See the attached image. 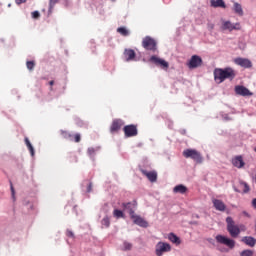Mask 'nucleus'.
Here are the masks:
<instances>
[{"label": "nucleus", "instance_id": "nucleus-12", "mask_svg": "<svg viewBox=\"0 0 256 256\" xmlns=\"http://www.w3.org/2000/svg\"><path fill=\"white\" fill-rule=\"evenodd\" d=\"M235 63L240 67H244V69H251L253 67V63H251V60L247 58H237Z\"/></svg>", "mask_w": 256, "mask_h": 256}, {"label": "nucleus", "instance_id": "nucleus-15", "mask_svg": "<svg viewBox=\"0 0 256 256\" xmlns=\"http://www.w3.org/2000/svg\"><path fill=\"white\" fill-rule=\"evenodd\" d=\"M213 207L216 209V211L224 212L225 209H227V205H225V202H223L220 199H212Z\"/></svg>", "mask_w": 256, "mask_h": 256}, {"label": "nucleus", "instance_id": "nucleus-19", "mask_svg": "<svg viewBox=\"0 0 256 256\" xmlns=\"http://www.w3.org/2000/svg\"><path fill=\"white\" fill-rule=\"evenodd\" d=\"M232 164L234 165V167H237V169H243V167H245V161H243V156H236L232 160Z\"/></svg>", "mask_w": 256, "mask_h": 256}, {"label": "nucleus", "instance_id": "nucleus-10", "mask_svg": "<svg viewBox=\"0 0 256 256\" xmlns=\"http://www.w3.org/2000/svg\"><path fill=\"white\" fill-rule=\"evenodd\" d=\"M150 63H154V65H157V67H161L162 69H169V62L157 56H151Z\"/></svg>", "mask_w": 256, "mask_h": 256}, {"label": "nucleus", "instance_id": "nucleus-24", "mask_svg": "<svg viewBox=\"0 0 256 256\" xmlns=\"http://www.w3.org/2000/svg\"><path fill=\"white\" fill-rule=\"evenodd\" d=\"M168 238H169V241H171V243H175L176 245H181V240L177 237V235L170 233Z\"/></svg>", "mask_w": 256, "mask_h": 256}, {"label": "nucleus", "instance_id": "nucleus-6", "mask_svg": "<svg viewBox=\"0 0 256 256\" xmlns=\"http://www.w3.org/2000/svg\"><path fill=\"white\" fill-rule=\"evenodd\" d=\"M222 31H241V23L237 22L235 24L231 21L223 20L221 25Z\"/></svg>", "mask_w": 256, "mask_h": 256}, {"label": "nucleus", "instance_id": "nucleus-20", "mask_svg": "<svg viewBox=\"0 0 256 256\" xmlns=\"http://www.w3.org/2000/svg\"><path fill=\"white\" fill-rule=\"evenodd\" d=\"M124 57H125L126 61H133L136 57L135 50L126 49L124 51Z\"/></svg>", "mask_w": 256, "mask_h": 256}, {"label": "nucleus", "instance_id": "nucleus-41", "mask_svg": "<svg viewBox=\"0 0 256 256\" xmlns=\"http://www.w3.org/2000/svg\"><path fill=\"white\" fill-rule=\"evenodd\" d=\"M252 207H254V208L256 209V198H254V199L252 200Z\"/></svg>", "mask_w": 256, "mask_h": 256}, {"label": "nucleus", "instance_id": "nucleus-33", "mask_svg": "<svg viewBox=\"0 0 256 256\" xmlns=\"http://www.w3.org/2000/svg\"><path fill=\"white\" fill-rule=\"evenodd\" d=\"M26 66L28 70L33 71L35 69V61H27Z\"/></svg>", "mask_w": 256, "mask_h": 256}, {"label": "nucleus", "instance_id": "nucleus-25", "mask_svg": "<svg viewBox=\"0 0 256 256\" xmlns=\"http://www.w3.org/2000/svg\"><path fill=\"white\" fill-rule=\"evenodd\" d=\"M234 11H235V13H237V15L242 16L243 15V7L241 6V4L235 2L234 3Z\"/></svg>", "mask_w": 256, "mask_h": 256}, {"label": "nucleus", "instance_id": "nucleus-17", "mask_svg": "<svg viewBox=\"0 0 256 256\" xmlns=\"http://www.w3.org/2000/svg\"><path fill=\"white\" fill-rule=\"evenodd\" d=\"M122 127H123V120L115 119L111 124L110 132L117 133V131H119Z\"/></svg>", "mask_w": 256, "mask_h": 256}, {"label": "nucleus", "instance_id": "nucleus-36", "mask_svg": "<svg viewBox=\"0 0 256 256\" xmlns=\"http://www.w3.org/2000/svg\"><path fill=\"white\" fill-rule=\"evenodd\" d=\"M10 189H11L13 199H15V188L13 187V183L11 182H10Z\"/></svg>", "mask_w": 256, "mask_h": 256}, {"label": "nucleus", "instance_id": "nucleus-18", "mask_svg": "<svg viewBox=\"0 0 256 256\" xmlns=\"http://www.w3.org/2000/svg\"><path fill=\"white\" fill-rule=\"evenodd\" d=\"M122 207L124 209V211H128L130 217H133L135 215V204L131 203V202H127V203H122Z\"/></svg>", "mask_w": 256, "mask_h": 256}, {"label": "nucleus", "instance_id": "nucleus-44", "mask_svg": "<svg viewBox=\"0 0 256 256\" xmlns=\"http://www.w3.org/2000/svg\"><path fill=\"white\" fill-rule=\"evenodd\" d=\"M214 27H215V26H214L213 24L210 25V29H214Z\"/></svg>", "mask_w": 256, "mask_h": 256}, {"label": "nucleus", "instance_id": "nucleus-14", "mask_svg": "<svg viewBox=\"0 0 256 256\" xmlns=\"http://www.w3.org/2000/svg\"><path fill=\"white\" fill-rule=\"evenodd\" d=\"M142 175H144L145 177H147L148 181H150V183H155L157 181V171H147L145 169H141L140 170Z\"/></svg>", "mask_w": 256, "mask_h": 256}, {"label": "nucleus", "instance_id": "nucleus-3", "mask_svg": "<svg viewBox=\"0 0 256 256\" xmlns=\"http://www.w3.org/2000/svg\"><path fill=\"white\" fill-rule=\"evenodd\" d=\"M182 155L186 159H192L196 163H203V156H201V153L195 149H186L183 151Z\"/></svg>", "mask_w": 256, "mask_h": 256}, {"label": "nucleus", "instance_id": "nucleus-5", "mask_svg": "<svg viewBox=\"0 0 256 256\" xmlns=\"http://www.w3.org/2000/svg\"><path fill=\"white\" fill-rule=\"evenodd\" d=\"M142 47L146 51H157V41L150 36H146L142 41Z\"/></svg>", "mask_w": 256, "mask_h": 256}, {"label": "nucleus", "instance_id": "nucleus-28", "mask_svg": "<svg viewBox=\"0 0 256 256\" xmlns=\"http://www.w3.org/2000/svg\"><path fill=\"white\" fill-rule=\"evenodd\" d=\"M113 215H114V217H116V219H122L123 217H125V214L123 213V211H121L119 209H115L113 211Z\"/></svg>", "mask_w": 256, "mask_h": 256}, {"label": "nucleus", "instance_id": "nucleus-40", "mask_svg": "<svg viewBox=\"0 0 256 256\" xmlns=\"http://www.w3.org/2000/svg\"><path fill=\"white\" fill-rule=\"evenodd\" d=\"M93 153H95V149L89 148V149H88V154H89V155H93Z\"/></svg>", "mask_w": 256, "mask_h": 256}, {"label": "nucleus", "instance_id": "nucleus-2", "mask_svg": "<svg viewBox=\"0 0 256 256\" xmlns=\"http://www.w3.org/2000/svg\"><path fill=\"white\" fill-rule=\"evenodd\" d=\"M226 223H227V231L230 236L233 237V239H236V237H239L241 235V228H243V225H237L235 224V220L231 216H228L226 218Z\"/></svg>", "mask_w": 256, "mask_h": 256}, {"label": "nucleus", "instance_id": "nucleus-34", "mask_svg": "<svg viewBox=\"0 0 256 256\" xmlns=\"http://www.w3.org/2000/svg\"><path fill=\"white\" fill-rule=\"evenodd\" d=\"M253 250H244L240 253V256H253Z\"/></svg>", "mask_w": 256, "mask_h": 256}, {"label": "nucleus", "instance_id": "nucleus-11", "mask_svg": "<svg viewBox=\"0 0 256 256\" xmlns=\"http://www.w3.org/2000/svg\"><path fill=\"white\" fill-rule=\"evenodd\" d=\"M125 137H136L137 135V126L136 125H127L123 129Z\"/></svg>", "mask_w": 256, "mask_h": 256}, {"label": "nucleus", "instance_id": "nucleus-21", "mask_svg": "<svg viewBox=\"0 0 256 256\" xmlns=\"http://www.w3.org/2000/svg\"><path fill=\"white\" fill-rule=\"evenodd\" d=\"M242 243H245L248 247H253L256 244V240L251 236H246L242 238Z\"/></svg>", "mask_w": 256, "mask_h": 256}, {"label": "nucleus", "instance_id": "nucleus-30", "mask_svg": "<svg viewBox=\"0 0 256 256\" xmlns=\"http://www.w3.org/2000/svg\"><path fill=\"white\" fill-rule=\"evenodd\" d=\"M239 186L241 187L242 193H247L249 191V185H247V183L245 182H240Z\"/></svg>", "mask_w": 256, "mask_h": 256}, {"label": "nucleus", "instance_id": "nucleus-1", "mask_svg": "<svg viewBox=\"0 0 256 256\" xmlns=\"http://www.w3.org/2000/svg\"><path fill=\"white\" fill-rule=\"evenodd\" d=\"M237 76V73L235 70L231 67L227 68H216L214 70V79L218 83H223L225 79H230V81H233L235 77Z\"/></svg>", "mask_w": 256, "mask_h": 256}, {"label": "nucleus", "instance_id": "nucleus-43", "mask_svg": "<svg viewBox=\"0 0 256 256\" xmlns=\"http://www.w3.org/2000/svg\"><path fill=\"white\" fill-rule=\"evenodd\" d=\"M49 85H50L51 87H53V85H55V81L51 80V81L49 82Z\"/></svg>", "mask_w": 256, "mask_h": 256}, {"label": "nucleus", "instance_id": "nucleus-38", "mask_svg": "<svg viewBox=\"0 0 256 256\" xmlns=\"http://www.w3.org/2000/svg\"><path fill=\"white\" fill-rule=\"evenodd\" d=\"M66 235H67V237H75V234H73V231H71V230H67Z\"/></svg>", "mask_w": 256, "mask_h": 256}, {"label": "nucleus", "instance_id": "nucleus-45", "mask_svg": "<svg viewBox=\"0 0 256 256\" xmlns=\"http://www.w3.org/2000/svg\"><path fill=\"white\" fill-rule=\"evenodd\" d=\"M255 153H256V148L254 149Z\"/></svg>", "mask_w": 256, "mask_h": 256}, {"label": "nucleus", "instance_id": "nucleus-23", "mask_svg": "<svg viewBox=\"0 0 256 256\" xmlns=\"http://www.w3.org/2000/svg\"><path fill=\"white\" fill-rule=\"evenodd\" d=\"M174 193H180L181 195H185L187 188L183 184H179L173 188Z\"/></svg>", "mask_w": 256, "mask_h": 256}, {"label": "nucleus", "instance_id": "nucleus-7", "mask_svg": "<svg viewBox=\"0 0 256 256\" xmlns=\"http://www.w3.org/2000/svg\"><path fill=\"white\" fill-rule=\"evenodd\" d=\"M60 135L63 137V139H67L68 141H74V143H80L81 142V134H72L71 132L67 130H61Z\"/></svg>", "mask_w": 256, "mask_h": 256}, {"label": "nucleus", "instance_id": "nucleus-16", "mask_svg": "<svg viewBox=\"0 0 256 256\" xmlns=\"http://www.w3.org/2000/svg\"><path fill=\"white\" fill-rule=\"evenodd\" d=\"M131 219H133L135 225H139V227H149V223L145 221V219L141 218V216H137L136 214H134L133 216H131Z\"/></svg>", "mask_w": 256, "mask_h": 256}, {"label": "nucleus", "instance_id": "nucleus-22", "mask_svg": "<svg viewBox=\"0 0 256 256\" xmlns=\"http://www.w3.org/2000/svg\"><path fill=\"white\" fill-rule=\"evenodd\" d=\"M211 7H221L222 9H225L227 7V5H225V1L223 0H211Z\"/></svg>", "mask_w": 256, "mask_h": 256}, {"label": "nucleus", "instance_id": "nucleus-8", "mask_svg": "<svg viewBox=\"0 0 256 256\" xmlns=\"http://www.w3.org/2000/svg\"><path fill=\"white\" fill-rule=\"evenodd\" d=\"M171 251V245L165 242H158L156 245L155 253L157 256H163V253H169Z\"/></svg>", "mask_w": 256, "mask_h": 256}, {"label": "nucleus", "instance_id": "nucleus-29", "mask_svg": "<svg viewBox=\"0 0 256 256\" xmlns=\"http://www.w3.org/2000/svg\"><path fill=\"white\" fill-rule=\"evenodd\" d=\"M57 3H59V0H50L49 13H53V9H54L55 5H57Z\"/></svg>", "mask_w": 256, "mask_h": 256}, {"label": "nucleus", "instance_id": "nucleus-39", "mask_svg": "<svg viewBox=\"0 0 256 256\" xmlns=\"http://www.w3.org/2000/svg\"><path fill=\"white\" fill-rule=\"evenodd\" d=\"M17 5H21V3H26L27 0H15Z\"/></svg>", "mask_w": 256, "mask_h": 256}, {"label": "nucleus", "instance_id": "nucleus-26", "mask_svg": "<svg viewBox=\"0 0 256 256\" xmlns=\"http://www.w3.org/2000/svg\"><path fill=\"white\" fill-rule=\"evenodd\" d=\"M25 143H26V146L28 147V150L31 153V156L34 157L35 156V149L33 148V145H31V141H29V138H25Z\"/></svg>", "mask_w": 256, "mask_h": 256}, {"label": "nucleus", "instance_id": "nucleus-9", "mask_svg": "<svg viewBox=\"0 0 256 256\" xmlns=\"http://www.w3.org/2000/svg\"><path fill=\"white\" fill-rule=\"evenodd\" d=\"M201 65H203V59L198 55H193L188 62L189 69H197Z\"/></svg>", "mask_w": 256, "mask_h": 256}, {"label": "nucleus", "instance_id": "nucleus-27", "mask_svg": "<svg viewBox=\"0 0 256 256\" xmlns=\"http://www.w3.org/2000/svg\"><path fill=\"white\" fill-rule=\"evenodd\" d=\"M117 32L120 33V35H122L123 37H129V30H127V28L125 27H119L117 29Z\"/></svg>", "mask_w": 256, "mask_h": 256}, {"label": "nucleus", "instance_id": "nucleus-35", "mask_svg": "<svg viewBox=\"0 0 256 256\" xmlns=\"http://www.w3.org/2000/svg\"><path fill=\"white\" fill-rule=\"evenodd\" d=\"M32 19H39L41 17V13L39 11H34L31 13Z\"/></svg>", "mask_w": 256, "mask_h": 256}, {"label": "nucleus", "instance_id": "nucleus-46", "mask_svg": "<svg viewBox=\"0 0 256 256\" xmlns=\"http://www.w3.org/2000/svg\"><path fill=\"white\" fill-rule=\"evenodd\" d=\"M112 1H115V0H112Z\"/></svg>", "mask_w": 256, "mask_h": 256}, {"label": "nucleus", "instance_id": "nucleus-31", "mask_svg": "<svg viewBox=\"0 0 256 256\" xmlns=\"http://www.w3.org/2000/svg\"><path fill=\"white\" fill-rule=\"evenodd\" d=\"M102 225L104 227H109L111 225V220L109 219V216H106L102 219Z\"/></svg>", "mask_w": 256, "mask_h": 256}, {"label": "nucleus", "instance_id": "nucleus-37", "mask_svg": "<svg viewBox=\"0 0 256 256\" xmlns=\"http://www.w3.org/2000/svg\"><path fill=\"white\" fill-rule=\"evenodd\" d=\"M91 191H93V183L90 182L87 187V193H91Z\"/></svg>", "mask_w": 256, "mask_h": 256}, {"label": "nucleus", "instance_id": "nucleus-4", "mask_svg": "<svg viewBox=\"0 0 256 256\" xmlns=\"http://www.w3.org/2000/svg\"><path fill=\"white\" fill-rule=\"evenodd\" d=\"M215 239L220 245H225L228 249H235V240L224 235H217Z\"/></svg>", "mask_w": 256, "mask_h": 256}, {"label": "nucleus", "instance_id": "nucleus-13", "mask_svg": "<svg viewBox=\"0 0 256 256\" xmlns=\"http://www.w3.org/2000/svg\"><path fill=\"white\" fill-rule=\"evenodd\" d=\"M235 93L236 95H241L242 97H250V95H253L249 89H247L245 86H235Z\"/></svg>", "mask_w": 256, "mask_h": 256}, {"label": "nucleus", "instance_id": "nucleus-32", "mask_svg": "<svg viewBox=\"0 0 256 256\" xmlns=\"http://www.w3.org/2000/svg\"><path fill=\"white\" fill-rule=\"evenodd\" d=\"M123 245H124L123 251H131V249H133V244L127 241H125Z\"/></svg>", "mask_w": 256, "mask_h": 256}, {"label": "nucleus", "instance_id": "nucleus-42", "mask_svg": "<svg viewBox=\"0 0 256 256\" xmlns=\"http://www.w3.org/2000/svg\"><path fill=\"white\" fill-rule=\"evenodd\" d=\"M233 189L236 193H241V190H239L236 186H233Z\"/></svg>", "mask_w": 256, "mask_h": 256}]
</instances>
